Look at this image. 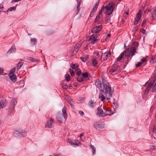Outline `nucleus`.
I'll return each instance as SVG.
<instances>
[{
  "label": "nucleus",
  "instance_id": "obj_1",
  "mask_svg": "<svg viewBox=\"0 0 156 156\" xmlns=\"http://www.w3.org/2000/svg\"><path fill=\"white\" fill-rule=\"evenodd\" d=\"M100 90L102 92H104V94L106 97V100H109L110 98L112 97L114 90H112L111 87L109 85L105 86L103 90L100 89Z\"/></svg>",
  "mask_w": 156,
  "mask_h": 156
},
{
  "label": "nucleus",
  "instance_id": "obj_2",
  "mask_svg": "<svg viewBox=\"0 0 156 156\" xmlns=\"http://www.w3.org/2000/svg\"><path fill=\"white\" fill-rule=\"evenodd\" d=\"M105 8L107 14L110 15L112 13L114 9V4L113 2L109 3L105 6Z\"/></svg>",
  "mask_w": 156,
  "mask_h": 156
},
{
  "label": "nucleus",
  "instance_id": "obj_3",
  "mask_svg": "<svg viewBox=\"0 0 156 156\" xmlns=\"http://www.w3.org/2000/svg\"><path fill=\"white\" fill-rule=\"evenodd\" d=\"M14 133L17 136L20 137H23L26 134L25 131L22 129H19L16 130Z\"/></svg>",
  "mask_w": 156,
  "mask_h": 156
},
{
  "label": "nucleus",
  "instance_id": "obj_4",
  "mask_svg": "<svg viewBox=\"0 0 156 156\" xmlns=\"http://www.w3.org/2000/svg\"><path fill=\"white\" fill-rule=\"evenodd\" d=\"M111 53L110 51H108L102 54L101 58V61H103L106 60L110 56Z\"/></svg>",
  "mask_w": 156,
  "mask_h": 156
},
{
  "label": "nucleus",
  "instance_id": "obj_5",
  "mask_svg": "<svg viewBox=\"0 0 156 156\" xmlns=\"http://www.w3.org/2000/svg\"><path fill=\"white\" fill-rule=\"evenodd\" d=\"M142 13V12L141 10H140L137 13L136 17L135 18L134 21V25H136L141 18Z\"/></svg>",
  "mask_w": 156,
  "mask_h": 156
},
{
  "label": "nucleus",
  "instance_id": "obj_6",
  "mask_svg": "<svg viewBox=\"0 0 156 156\" xmlns=\"http://www.w3.org/2000/svg\"><path fill=\"white\" fill-rule=\"evenodd\" d=\"M54 125V122L53 119L52 118H50L49 120L47 121V123L45 125V127L51 128L53 127Z\"/></svg>",
  "mask_w": 156,
  "mask_h": 156
},
{
  "label": "nucleus",
  "instance_id": "obj_7",
  "mask_svg": "<svg viewBox=\"0 0 156 156\" xmlns=\"http://www.w3.org/2000/svg\"><path fill=\"white\" fill-rule=\"evenodd\" d=\"M99 1H98V2L96 3L95 4L93 7L92 9H91L90 15V17H91L93 16L95 12H96L97 9V8L99 5Z\"/></svg>",
  "mask_w": 156,
  "mask_h": 156
},
{
  "label": "nucleus",
  "instance_id": "obj_8",
  "mask_svg": "<svg viewBox=\"0 0 156 156\" xmlns=\"http://www.w3.org/2000/svg\"><path fill=\"white\" fill-rule=\"evenodd\" d=\"M102 25H100L97 26L94 28L92 30V33L95 34H97L99 33L102 29Z\"/></svg>",
  "mask_w": 156,
  "mask_h": 156
},
{
  "label": "nucleus",
  "instance_id": "obj_9",
  "mask_svg": "<svg viewBox=\"0 0 156 156\" xmlns=\"http://www.w3.org/2000/svg\"><path fill=\"white\" fill-rule=\"evenodd\" d=\"M7 103L6 100L2 99V97L0 96V108H3L5 107Z\"/></svg>",
  "mask_w": 156,
  "mask_h": 156
},
{
  "label": "nucleus",
  "instance_id": "obj_10",
  "mask_svg": "<svg viewBox=\"0 0 156 156\" xmlns=\"http://www.w3.org/2000/svg\"><path fill=\"white\" fill-rule=\"evenodd\" d=\"M68 142L73 147H74L75 146H78L79 144H80V142L77 140H76L73 141L68 140Z\"/></svg>",
  "mask_w": 156,
  "mask_h": 156
},
{
  "label": "nucleus",
  "instance_id": "obj_11",
  "mask_svg": "<svg viewBox=\"0 0 156 156\" xmlns=\"http://www.w3.org/2000/svg\"><path fill=\"white\" fill-rule=\"evenodd\" d=\"M154 83V80H153L152 81H151L150 84L148 85V86L146 88L144 93L145 94H147L148 93L150 88L153 87Z\"/></svg>",
  "mask_w": 156,
  "mask_h": 156
},
{
  "label": "nucleus",
  "instance_id": "obj_12",
  "mask_svg": "<svg viewBox=\"0 0 156 156\" xmlns=\"http://www.w3.org/2000/svg\"><path fill=\"white\" fill-rule=\"evenodd\" d=\"M131 49L130 48H128L126 51H124V55L125 56L128 58L130 57L131 53Z\"/></svg>",
  "mask_w": 156,
  "mask_h": 156
},
{
  "label": "nucleus",
  "instance_id": "obj_13",
  "mask_svg": "<svg viewBox=\"0 0 156 156\" xmlns=\"http://www.w3.org/2000/svg\"><path fill=\"white\" fill-rule=\"evenodd\" d=\"M16 103V100L14 98L12 99L11 100L10 108L12 111L14 110L15 107V105Z\"/></svg>",
  "mask_w": 156,
  "mask_h": 156
},
{
  "label": "nucleus",
  "instance_id": "obj_14",
  "mask_svg": "<svg viewBox=\"0 0 156 156\" xmlns=\"http://www.w3.org/2000/svg\"><path fill=\"white\" fill-rule=\"evenodd\" d=\"M94 126L96 129L101 128L103 127V125L100 122H94Z\"/></svg>",
  "mask_w": 156,
  "mask_h": 156
},
{
  "label": "nucleus",
  "instance_id": "obj_15",
  "mask_svg": "<svg viewBox=\"0 0 156 156\" xmlns=\"http://www.w3.org/2000/svg\"><path fill=\"white\" fill-rule=\"evenodd\" d=\"M56 119L60 123L63 122V119L62 117V115L61 113H58L56 117Z\"/></svg>",
  "mask_w": 156,
  "mask_h": 156
},
{
  "label": "nucleus",
  "instance_id": "obj_16",
  "mask_svg": "<svg viewBox=\"0 0 156 156\" xmlns=\"http://www.w3.org/2000/svg\"><path fill=\"white\" fill-rule=\"evenodd\" d=\"M16 48L15 45H13L11 48L7 52V54H10L12 53L15 52L16 51Z\"/></svg>",
  "mask_w": 156,
  "mask_h": 156
},
{
  "label": "nucleus",
  "instance_id": "obj_17",
  "mask_svg": "<svg viewBox=\"0 0 156 156\" xmlns=\"http://www.w3.org/2000/svg\"><path fill=\"white\" fill-rule=\"evenodd\" d=\"M97 113L98 115H101V117L105 116V112H104L102 110L101 107L100 108H98L97 109Z\"/></svg>",
  "mask_w": 156,
  "mask_h": 156
},
{
  "label": "nucleus",
  "instance_id": "obj_18",
  "mask_svg": "<svg viewBox=\"0 0 156 156\" xmlns=\"http://www.w3.org/2000/svg\"><path fill=\"white\" fill-rule=\"evenodd\" d=\"M105 110V116L107 115H111L113 114V112L111 109H108Z\"/></svg>",
  "mask_w": 156,
  "mask_h": 156
},
{
  "label": "nucleus",
  "instance_id": "obj_19",
  "mask_svg": "<svg viewBox=\"0 0 156 156\" xmlns=\"http://www.w3.org/2000/svg\"><path fill=\"white\" fill-rule=\"evenodd\" d=\"M66 107L65 106L62 110V112L63 114L64 118L66 120L67 117V114L66 113Z\"/></svg>",
  "mask_w": 156,
  "mask_h": 156
},
{
  "label": "nucleus",
  "instance_id": "obj_20",
  "mask_svg": "<svg viewBox=\"0 0 156 156\" xmlns=\"http://www.w3.org/2000/svg\"><path fill=\"white\" fill-rule=\"evenodd\" d=\"M11 80L13 82H15L17 80L16 76L15 74H12L9 75Z\"/></svg>",
  "mask_w": 156,
  "mask_h": 156
},
{
  "label": "nucleus",
  "instance_id": "obj_21",
  "mask_svg": "<svg viewBox=\"0 0 156 156\" xmlns=\"http://www.w3.org/2000/svg\"><path fill=\"white\" fill-rule=\"evenodd\" d=\"M119 67V65H117L114 66L113 68L109 70V72L112 74L116 71Z\"/></svg>",
  "mask_w": 156,
  "mask_h": 156
},
{
  "label": "nucleus",
  "instance_id": "obj_22",
  "mask_svg": "<svg viewBox=\"0 0 156 156\" xmlns=\"http://www.w3.org/2000/svg\"><path fill=\"white\" fill-rule=\"evenodd\" d=\"M37 39L35 38H31L30 42L32 45H35L37 43Z\"/></svg>",
  "mask_w": 156,
  "mask_h": 156
},
{
  "label": "nucleus",
  "instance_id": "obj_23",
  "mask_svg": "<svg viewBox=\"0 0 156 156\" xmlns=\"http://www.w3.org/2000/svg\"><path fill=\"white\" fill-rule=\"evenodd\" d=\"M124 52H122L120 56L117 58L116 59V61L117 62H120L122 59V58L124 57Z\"/></svg>",
  "mask_w": 156,
  "mask_h": 156
},
{
  "label": "nucleus",
  "instance_id": "obj_24",
  "mask_svg": "<svg viewBox=\"0 0 156 156\" xmlns=\"http://www.w3.org/2000/svg\"><path fill=\"white\" fill-rule=\"evenodd\" d=\"M150 62L151 64H154L156 62V56H152L151 58V60L150 61Z\"/></svg>",
  "mask_w": 156,
  "mask_h": 156
},
{
  "label": "nucleus",
  "instance_id": "obj_25",
  "mask_svg": "<svg viewBox=\"0 0 156 156\" xmlns=\"http://www.w3.org/2000/svg\"><path fill=\"white\" fill-rule=\"evenodd\" d=\"M95 85L97 86V87L98 88H102V85L101 83H99V82L98 80H96L95 83Z\"/></svg>",
  "mask_w": 156,
  "mask_h": 156
},
{
  "label": "nucleus",
  "instance_id": "obj_26",
  "mask_svg": "<svg viewBox=\"0 0 156 156\" xmlns=\"http://www.w3.org/2000/svg\"><path fill=\"white\" fill-rule=\"evenodd\" d=\"M95 102L92 101H90L88 103V105L90 108H92L94 106Z\"/></svg>",
  "mask_w": 156,
  "mask_h": 156
},
{
  "label": "nucleus",
  "instance_id": "obj_27",
  "mask_svg": "<svg viewBox=\"0 0 156 156\" xmlns=\"http://www.w3.org/2000/svg\"><path fill=\"white\" fill-rule=\"evenodd\" d=\"M79 65L78 64H73L71 63L70 65V67L73 69H75L76 70L78 69V68L79 67Z\"/></svg>",
  "mask_w": 156,
  "mask_h": 156
},
{
  "label": "nucleus",
  "instance_id": "obj_28",
  "mask_svg": "<svg viewBox=\"0 0 156 156\" xmlns=\"http://www.w3.org/2000/svg\"><path fill=\"white\" fill-rule=\"evenodd\" d=\"M136 51L135 47H132V49H131V52L132 54V56H133L135 54V53L136 52Z\"/></svg>",
  "mask_w": 156,
  "mask_h": 156
},
{
  "label": "nucleus",
  "instance_id": "obj_29",
  "mask_svg": "<svg viewBox=\"0 0 156 156\" xmlns=\"http://www.w3.org/2000/svg\"><path fill=\"white\" fill-rule=\"evenodd\" d=\"M78 44H76L74 47V50L73 51L76 53L77 52L80 48L79 46H78Z\"/></svg>",
  "mask_w": 156,
  "mask_h": 156
},
{
  "label": "nucleus",
  "instance_id": "obj_30",
  "mask_svg": "<svg viewBox=\"0 0 156 156\" xmlns=\"http://www.w3.org/2000/svg\"><path fill=\"white\" fill-rule=\"evenodd\" d=\"M91 61L93 64V65L95 66L98 64V62L96 59L95 58H93L91 59Z\"/></svg>",
  "mask_w": 156,
  "mask_h": 156
},
{
  "label": "nucleus",
  "instance_id": "obj_31",
  "mask_svg": "<svg viewBox=\"0 0 156 156\" xmlns=\"http://www.w3.org/2000/svg\"><path fill=\"white\" fill-rule=\"evenodd\" d=\"M90 148L91 149L92 152L94 154H95L96 153V149L94 147V146L91 144L90 145Z\"/></svg>",
  "mask_w": 156,
  "mask_h": 156
},
{
  "label": "nucleus",
  "instance_id": "obj_32",
  "mask_svg": "<svg viewBox=\"0 0 156 156\" xmlns=\"http://www.w3.org/2000/svg\"><path fill=\"white\" fill-rule=\"evenodd\" d=\"M102 81L103 87H104L105 86L109 85V84L107 82V80H105V79H102Z\"/></svg>",
  "mask_w": 156,
  "mask_h": 156
},
{
  "label": "nucleus",
  "instance_id": "obj_33",
  "mask_svg": "<svg viewBox=\"0 0 156 156\" xmlns=\"http://www.w3.org/2000/svg\"><path fill=\"white\" fill-rule=\"evenodd\" d=\"M99 98L102 101H103L105 99V98L102 94L100 93L99 95Z\"/></svg>",
  "mask_w": 156,
  "mask_h": 156
},
{
  "label": "nucleus",
  "instance_id": "obj_34",
  "mask_svg": "<svg viewBox=\"0 0 156 156\" xmlns=\"http://www.w3.org/2000/svg\"><path fill=\"white\" fill-rule=\"evenodd\" d=\"M29 60L31 62H37L40 61V60H37L36 58H34L31 57H30L29 58Z\"/></svg>",
  "mask_w": 156,
  "mask_h": 156
},
{
  "label": "nucleus",
  "instance_id": "obj_35",
  "mask_svg": "<svg viewBox=\"0 0 156 156\" xmlns=\"http://www.w3.org/2000/svg\"><path fill=\"white\" fill-rule=\"evenodd\" d=\"M16 8L15 6H13V7H11L7 10L6 12H8L9 11H14L16 10Z\"/></svg>",
  "mask_w": 156,
  "mask_h": 156
},
{
  "label": "nucleus",
  "instance_id": "obj_36",
  "mask_svg": "<svg viewBox=\"0 0 156 156\" xmlns=\"http://www.w3.org/2000/svg\"><path fill=\"white\" fill-rule=\"evenodd\" d=\"M23 64V62H19L18 63L17 66V68L18 69H20L22 66Z\"/></svg>",
  "mask_w": 156,
  "mask_h": 156
},
{
  "label": "nucleus",
  "instance_id": "obj_37",
  "mask_svg": "<svg viewBox=\"0 0 156 156\" xmlns=\"http://www.w3.org/2000/svg\"><path fill=\"white\" fill-rule=\"evenodd\" d=\"M15 67H14L13 69H11L10 70V72L9 73V75L13 74V73L15 72Z\"/></svg>",
  "mask_w": 156,
  "mask_h": 156
},
{
  "label": "nucleus",
  "instance_id": "obj_38",
  "mask_svg": "<svg viewBox=\"0 0 156 156\" xmlns=\"http://www.w3.org/2000/svg\"><path fill=\"white\" fill-rule=\"evenodd\" d=\"M65 79L67 81L69 82L70 80V76L68 74H66L65 76Z\"/></svg>",
  "mask_w": 156,
  "mask_h": 156
},
{
  "label": "nucleus",
  "instance_id": "obj_39",
  "mask_svg": "<svg viewBox=\"0 0 156 156\" xmlns=\"http://www.w3.org/2000/svg\"><path fill=\"white\" fill-rule=\"evenodd\" d=\"M83 78H87L88 76V73L87 72L83 73L82 74Z\"/></svg>",
  "mask_w": 156,
  "mask_h": 156
},
{
  "label": "nucleus",
  "instance_id": "obj_40",
  "mask_svg": "<svg viewBox=\"0 0 156 156\" xmlns=\"http://www.w3.org/2000/svg\"><path fill=\"white\" fill-rule=\"evenodd\" d=\"M69 72L71 74L72 76H74L75 74L73 70L70 68L69 69Z\"/></svg>",
  "mask_w": 156,
  "mask_h": 156
},
{
  "label": "nucleus",
  "instance_id": "obj_41",
  "mask_svg": "<svg viewBox=\"0 0 156 156\" xmlns=\"http://www.w3.org/2000/svg\"><path fill=\"white\" fill-rule=\"evenodd\" d=\"M76 73L77 76H80L81 74L80 70L78 69H77L76 70Z\"/></svg>",
  "mask_w": 156,
  "mask_h": 156
},
{
  "label": "nucleus",
  "instance_id": "obj_42",
  "mask_svg": "<svg viewBox=\"0 0 156 156\" xmlns=\"http://www.w3.org/2000/svg\"><path fill=\"white\" fill-rule=\"evenodd\" d=\"M77 81L78 82H81L84 81V80L81 77H78L77 78Z\"/></svg>",
  "mask_w": 156,
  "mask_h": 156
},
{
  "label": "nucleus",
  "instance_id": "obj_43",
  "mask_svg": "<svg viewBox=\"0 0 156 156\" xmlns=\"http://www.w3.org/2000/svg\"><path fill=\"white\" fill-rule=\"evenodd\" d=\"M95 36L94 34L91 35L89 37V40L91 41L92 40L94 39L95 38Z\"/></svg>",
  "mask_w": 156,
  "mask_h": 156
},
{
  "label": "nucleus",
  "instance_id": "obj_44",
  "mask_svg": "<svg viewBox=\"0 0 156 156\" xmlns=\"http://www.w3.org/2000/svg\"><path fill=\"white\" fill-rule=\"evenodd\" d=\"M98 39L96 38V39L95 38L94 39L92 40L91 41V43L92 44H94V43H96L98 42Z\"/></svg>",
  "mask_w": 156,
  "mask_h": 156
},
{
  "label": "nucleus",
  "instance_id": "obj_45",
  "mask_svg": "<svg viewBox=\"0 0 156 156\" xmlns=\"http://www.w3.org/2000/svg\"><path fill=\"white\" fill-rule=\"evenodd\" d=\"M140 32L142 33V34H144L145 35H146L147 32L146 30L144 29H142L140 30Z\"/></svg>",
  "mask_w": 156,
  "mask_h": 156
},
{
  "label": "nucleus",
  "instance_id": "obj_46",
  "mask_svg": "<svg viewBox=\"0 0 156 156\" xmlns=\"http://www.w3.org/2000/svg\"><path fill=\"white\" fill-rule=\"evenodd\" d=\"M62 87L63 89H67L68 87L66 83H64L62 84Z\"/></svg>",
  "mask_w": 156,
  "mask_h": 156
},
{
  "label": "nucleus",
  "instance_id": "obj_47",
  "mask_svg": "<svg viewBox=\"0 0 156 156\" xmlns=\"http://www.w3.org/2000/svg\"><path fill=\"white\" fill-rule=\"evenodd\" d=\"M142 64V62H138L137 64H136V67H140Z\"/></svg>",
  "mask_w": 156,
  "mask_h": 156
},
{
  "label": "nucleus",
  "instance_id": "obj_48",
  "mask_svg": "<svg viewBox=\"0 0 156 156\" xmlns=\"http://www.w3.org/2000/svg\"><path fill=\"white\" fill-rule=\"evenodd\" d=\"M114 105L116 104V105H115V108H117L118 107V105L116 103V102L115 101V100L114 99V101L112 103Z\"/></svg>",
  "mask_w": 156,
  "mask_h": 156
},
{
  "label": "nucleus",
  "instance_id": "obj_49",
  "mask_svg": "<svg viewBox=\"0 0 156 156\" xmlns=\"http://www.w3.org/2000/svg\"><path fill=\"white\" fill-rule=\"evenodd\" d=\"M100 15L97 14V16H96V18L95 19V22H97L98 21V20L100 18Z\"/></svg>",
  "mask_w": 156,
  "mask_h": 156
},
{
  "label": "nucleus",
  "instance_id": "obj_50",
  "mask_svg": "<svg viewBox=\"0 0 156 156\" xmlns=\"http://www.w3.org/2000/svg\"><path fill=\"white\" fill-rule=\"evenodd\" d=\"M68 102L70 104V106H71L72 108H74V105L72 104V101H69Z\"/></svg>",
  "mask_w": 156,
  "mask_h": 156
},
{
  "label": "nucleus",
  "instance_id": "obj_51",
  "mask_svg": "<svg viewBox=\"0 0 156 156\" xmlns=\"http://www.w3.org/2000/svg\"><path fill=\"white\" fill-rule=\"evenodd\" d=\"M70 97L69 96H66V99L67 100H68V101H72L71 100H70Z\"/></svg>",
  "mask_w": 156,
  "mask_h": 156
},
{
  "label": "nucleus",
  "instance_id": "obj_52",
  "mask_svg": "<svg viewBox=\"0 0 156 156\" xmlns=\"http://www.w3.org/2000/svg\"><path fill=\"white\" fill-rule=\"evenodd\" d=\"M80 3H78L77 5L76 8L77 10V11H78L80 10Z\"/></svg>",
  "mask_w": 156,
  "mask_h": 156
},
{
  "label": "nucleus",
  "instance_id": "obj_53",
  "mask_svg": "<svg viewBox=\"0 0 156 156\" xmlns=\"http://www.w3.org/2000/svg\"><path fill=\"white\" fill-rule=\"evenodd\" d=\"M80 58L83 62H86L87 59L85 58H83L82 57H80Z\"/></svg>",
  "mask_w": 156,
  "mask_h": 156
},
{
  "label": "nucleus",
  "instance_id": "obj_54",
  "mask_svg": "<svg viewBox=\"0 0 156 156\" xmlns=\"http://www.w3.org/2000/svg\"><path fill=\"white\" fill-rule=\"evenodd\" d=\"M4 72V69L2 68H0V74H2Z\"/></svg>",
  "mask_w": 156,
  "mask_h": 156
},
{
  "label": "nucleus",
  "instance_id": "obj_55",
  "mask_svg": "<svg viewBox=\"0 0 156 156\" xmlns=\"http://www.w3.org/2000/svg\"><path fill=\"white\" fill-rule=\"evenodd\" d=\"M146 59L145 58H144L141 59V61L142 62H142L143 63V62H146Z\"/></svg>",
  "mask_w": 156,
  "mask_h": 156
},
{
  "label": "nucleus",
  "instance_id": "obj_56",
  "mask_svg": "<svg viewBox=\"0 0 156 156\" xmlns=\"http://www.w3.org/2000/svg\"><path fill=\"white\" fill-rule=\"evenodd\" d=\"M153 132L155 133H156V128L154 127L153 129Z\"/></svg>",
  "mask_w": 156,
  "mask_h": 156
},
{
  "label": "nucleus",
  "instance_id": "obj_57",
  "mask_svg": "<svg viewBox=\"0 0 156 156\" xmlns=\"http://www.w3.org/2000/svg\"><path fill=\"white\" fill-rule=\"evenodd\" d=\"M83 136H84V134H83V133H82L80 134V139H81V140H82V141H83V140L82 139V137Z\"/></svg>",
  "mask_w": 156,
  "mask_h": 156
},
{
  "label": "nucleus",
  "instance_id": "obj_58",
  "mask_svg": "<svg viewBox=\"0 0 156 156\" xmlns=\"http://www.w3.org/2000/svg\"><path fill=\"white\" fill-rule=\"evenodd\" d=\"M82 43H83L82 42H79L78 43H77L76 44H78V46H79V47H81V45H82Z\"/></svg>",
  "mask_w": 156,
  "mask_h": 156
},
{
  "label": "nucleus",
  "instance_id": "obj_59",
  "mask_svg": "<svg viewBox=\"0 0 156 156\" xmlns=\"http://www.w3.org/2000/svg\"><path fill=\"white\" fill-rule=\"evenodd\" d=\"M79 113H80V115H81V116H82L83 115L84 113L82 111H79Z\"/></svg>",
  "mask_w": 156,
  "mask_h": 156
},
{
  "label": "nucleus",
  "instance_id": "obj_60",
  "mask_svg": "<svg viewBox=\"0 0 156 156\" xmlns=\"http://www.w3.org/2000/svg\"><path fill=\"white\" fill-rule=\"evenodd\" d=\"M21 0H12L11 1V2L13 3V2H18V1H21Z\"/></svg>",
  "mask_w": 156,
  "mask_h": 156
},
{
  "label": "nucleus",
  "instance_id": "obj_61",
  "mask_svg": "<svg viewBox=\"0 0 156 156\" xmlns=\"http://www.w3.org/2000/svg\"><path fill=\"white\" fill-rule=\"evenodd\" d=\"M105 8V7H104V6H103L101 7V9L100 10V11H101V12L103 11L104 10Z\"/></svg>",
  "mask_w": 156,
  "mask_h": 156
},
{
  "label": "nucleus",
  "instance_id": "obj_62",
  "mask_svg": "<svg viewBox=\"0 0 156 156\" xmlns=\"http://www.w3.org/2000/svg\"><path fill=\"white\" fill-rule=\"evenodd\" d=\"M94 54L96 55L97 56H98L99 55V53L98 51H96L94 52Z\"/></svg>",
  "mask_w": 156,
  "mask_h": 156
},
{
  "label": "nucleus",
  "instance_id": "obj_63",
  "mask_svg": "<svg viewBox=\"0 0 156 156\" xmlns=\"http://www.w3.org/2000/svg\"><path fill=\"white\" fill-rule=\"evenodd\" d=\"M110 18H108L107 20H106V21L108 22V23H109L110 22Z\"/></svg>",
  "mask_w": 156,
  "mask_h": 156
},
{
  "label": "nucleus",
  "instance_id": "obj_64",
  "mask_svg": "<svg viewBox=\"0 0 156 156\" xmlns=\"http://www.w3.org/2000/svg\"><path fill=\"white\" fill-rule=\"evenodd\" d=\"M111 36V34H108L106 36V38H107L108 37H110Z\"/></svg>",
  "mask_w": 156,
  "mask_h": 156
}]
</instances>
